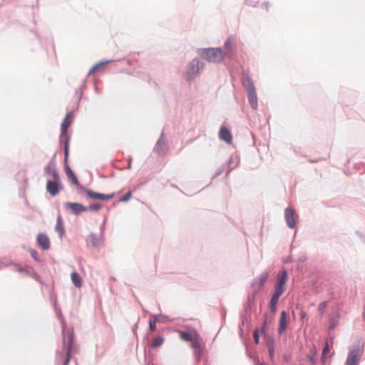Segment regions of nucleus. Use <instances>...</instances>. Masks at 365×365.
<instances>
[{
	"instance_id": "nucleus-1",
	"label": "nucleus",
	"mask_w": 365,
	"mask_h": 365,
	"mask_svg": "<svg viewBox=\"0 0 365 365\" xmlns=\"http://www.w3.org/2000/svg\"><path fill=\"white\" fill-rule=\"evenodd\" d=\"M365 342L358 339L349 347V351L344 365H359L360 360L364 352Z\"/></svg>"
},
{
	"instance_id": "nucleus-2",
	"label": "nucleus",
	"mask_w": 365,
	"mask_h": 365,
	"mask_svg": "<svg viewBox=\"0 0 365 365\" xmlns=\"http://www.w3.org/2000/svg\"><path fill=\"white\" fill-rule=\"evenodd\" d=\"M197 53L210 63H218L225 59L222 54V47L197 48Z\"/></svg>"
},
{
	"instance_id": "nucleus-3",
	"label": "nucleus",
	"mask_w": 365,
	"mask_h": 365,
	"mask_svg": "<svg viewBox=\"0 0 365 365\" xmlns=\"http://www.w3.org/2000/svg\"><path fill=\"white\" fill-rule=\"evenodd\" d=\"M71 119L68 117H65L61 126V134L59 137V141L63 145V155H66V159L69 155V142L70 136L68 133V128L71 124Z\"/></svg>"
},
{
	"instance_id": "nucleus-4",
	"label": "nucleus",
	"mask_w": 365,
	"mask_h": 365,
	"mask_svg": "<svg viewBox=\"0 0 365 365\" xmlns=\"http://www.w3.org/2000/svg\"><path fill=\"white\" fill-rule=\"evenodd\" d=\"M205 66V62H200L197 58H193L187 65L185 78L187 81H190L195 78L199 71L203 69Z\"/></svg>"
},
{
	"instance_id": "nucleus-5",
	"label": "nucleus",
	"mask_w": 365,
	"mask_h": 365,
	"mask_svg": "<svg viewBox=\"0 0 365 365\" xmlns=\"http://www.w3.org/2000/svg\"><path fill=\"white\" fill-rule=\"evenodd\" d=\"M66 331L64 329H63L62 331V335H63V346L66 349V359L63 363V365H68L71 359V351L73 346V340H74V331L73 329H71V330H68V341H66V336H65Z\"/></svg>"
},
{
	"instance_id": "nucleus-6",
	"label": "nucleus",
	"mask_w": 365,
	"mask_h": 365,
	"mask_svg": "<svg viewBox=\"0 0 365 365\" xmlns=\"http://www.w3.org/2000/svg\"><path fill=\"white\" fill-rule=\"evenodd\" d=\"M260 289L254 290L251 294L248 295L247 303L245 306L244 311L241 314L242 325H244L246 322L249 320L250 316L247 312L256 304V297L259 294Z\"/></svg>"
},
{
	"instance_id": "nucleus-7",
	"label": "nucleus",
	"mask_w": 365,
	"mask_h": 365,
	"mask_svg": "<svg viewBox=\"0 0 365 365\" xmlns=\"http://www.w3.org/2000/svg\"><path fill=\"white\" fill-rule=\"evenodd\" d=\"M236 53V41L233 36H229L225 41L222 48V54L224 58L231 59Z\"/></svg>"
},
{
	"instance_id": "nucleus-8",
	"label": "nucleus",
	"mask_w": 365,
	"mask_h": 365,
	"mask_svg": "<svg viewBox=\"0 0 365 365\" xmlns=\"http://www.w3.org/2000/svg\"><path fill=\"white\" fill-rule=\"evenodd\" d=\"M288 278L289 275L287 270L285 268H282L277 276L274 292L282 294L285 291V284Z\"/></svg>"
},
{
	"instance_id": "nucleus-9",
	"label": "nucleus",
	"mask_w": 365,
	"mask_h": 365,
	"mask_svg": "<svg viewBox=\"0 0 365 365\" xmlns=\"http://www.w3.org/2000/svg\"><path fill=\"white\" fill-rule=\"evenodd\" d=\"M68 157H67V158L66 160V155H64V164H65L64 170H65V173H66L68 178L71 180V182H72L73 185L76 186L78 188L83 190L86 187L83 186L79 182L78 178L76 177V175H75L73 171L71 170V168L68 165Z\"/></svg>"
},
{
	"instance_id": "nucleus-10",
	"label": "nucleus",
	"mask_w": 365,
	"mask_h": 365,
	"mask_svg": "<svg viewBox=\"0 0 365 365\" xmlns=\"http://www.w3.org/2000/svg\"><path fill=\"white\" fill-rule=\"evenodd\" d=\"M83 191L87 194L88 197L92 200H108L113 198L115 196L114 192H112L110 194H103L95 192L86 187H85Z\"/></svg>"
},
{
	"instance_id": "nucleus-11",
	"label": "nucleus",
	"mask_w": 365,
	"mask_h": 365,
	"mask_svg": "<svg viewBox=\"0 0 365 365\" xmlns=\"http://www.w3.org/2000/svg\"><path fill=\"white\" fill-rule=\"evenodd\" d=\"M63 189L61 180H48L46 182V191L51 196L55 197Z\"/></svg>"
},
{
	"instance_id": "nucleus-12",
	"label": "nucleus",
	"mask_w": 365,
	"mask_h": 365,
	"mask_svg": "<svg viewBox=\"0 0 365 365\" xmlns=\"http://www.w3.org/2000/svg\"><path fill=\"white\" fill-rule=\"evenodd\" d=\"M284 217L287 226L291 229L294 228L296 226V218H298L295 210L292 208L287 207L284 210Z\"/></svg>"
},
{
	"instance_id": "nucleus-13",
	"label": "nucleus",
	"mask_w": 365,
	"mask_h": 365,
	"mask_svg": "<svg viewBox=\"0 0 365 365\" xmlns=\"http://www.w3.org/2000/svg\"><path fill=\"white\" fill-rule=\"evenodd\" d=\"M64 207L74 215H79L82 212H86V206L78 202H68L64 204Z\"/></svg>"
},
{
	"instance_id": "nucleus-14",
	"label": "nucleus",
	"mask_w": 365,
	"mask_h": 365,
	"mask_svg": "<svg viewBox=\"0 0 365 365\" xmlns=\"http://www.w3.org/2000/svg\"><path fill=\"white\" fill-rule=\"evenodd\" d=\"M36 243L43 250H48L51 247L50 240L45 233L41 232L37 235Z\"/></svg>"
},
{
	"instance_id": "nucleus-15",
	"label": "nucleus",
	"mask_w": 365,
	"mask_h": 365,
	"mask_svg": "<svg viewBox=\"0 0 365 365\" xmlns=\"http://www.w3.org/2000/svg\"><path fill=\"white\" fill-rule=\"evenodd\" d=\"M287 324V314L286 311L283 310L280 313L279 327L277 329V332L279 335L282 334L286 331Z\"/></svg>"
},
{
	"instance_id": "nucleus-16",
	"label": "nucleus",
	"mask_w": 365,
	"mask_h": 365,
	"mask_svg": "<svg viewBox=\"0 0 365 365\" xmlns=\"http://www.w3.org/2000/svg\"><path fill=\"white\" fill-rule=\"evenodd\" d=\"M219 138L227 143H231L232 135L229 128L222 126L219 130Z\"/></svg>"
},
{
	"instance_id": "nucleus-17",
	"label": "nucleus",
	"mask_w": 365,
	"mask_h": 365,
	"mask_svg": "<svg viewBox=\"0 0 365 365\" xmlns=\"http://www.w3.org/2000/svg\"><path fill=\"white\" fill-rule=\"evenodd\" d=\"M242 83L246 88L247 93L256 90L253 81L247 74L243 73Z\"/></svg>"
},
{
	"instance_id": "nucleus-18",
	"label": "nucleus",
	"mask_w": 365,
	"mask_h": 365,
	"mask_svg": "<svg viewBox=\"0 0 365 365\" xmlns=\"http://www.w3.org/2000/svg\"><path fill=\"white\" fill-rule=\"evenodd\" d=\"M339 318H340V312L338 309H336L335 312L331 313L329 315V327H328L329 330H333L336 328V327L339 324Z\"/></svg>"
},
{
	"instance_id": "nucleus-19",
	"label": "nucleus",
	"mask_w": 365,
	"mask_h": 365,
	"mask_svg": "<svg viewBox=\"0 0 365 365\" xmlns=\"http://www.w3.org/2000/svg\"><path fill=\"white\" fill-rule=\"evenodd\" d=\"M282 294H279L277 292H273L272 293V295L271 297V299L269 300V311L274 314L276 312H277V303L279 302V297L282 296Z\"/></svg>"
},
{
	"instance_id": "nucleus-20",
	"label": "nucleus",
	"mask_w": 365,
	"mask_h": 365,
	"mask_svg": "<svg viewBox=\"0 0 365 365\" xmlns=\"http://www.w3.org/2000/svg\"><path fill=\"white\" fill-rule=\"evenodd\" d=\"M55 230L58 233L59 237L61 239L65 235V228L63 226V222L62 220L61 215L59 214L57 217L56 224L55 226Z\"/></svg>"
},
{
	"instance_id": "nucleus-21",
	"label": "nucleus",
	"mask_w": 365,
	"mask_h": 365,
	"mask_svg": "<svg viewBox=\"0 0 365 365\" xmlns=\"http://www.w3.org/2000/svg\"><path fill=\"white\" fill-rule=\"evenodd\" d=\"M164 137H165V134H164V132L163 131L160 134L159 139L157 140L154 148H153L154 152L158 153V155L164 154L163 150L161 148L162 145H166V142L163 140Z\"/></svg>"
},
{
	"instance_id": "nucleus-22",
	"label": "nucleus",
	"mask_w": 365,
	"mask_h": 365,
	"mask_svg": "<svg viewBox=\"0 0 365 365\" xmlns=\"http://www.w3.org/2000/svg\"><path fill=\"white\" fill-rule=\"evenodd\" d=\"M247 97L249 103L253 110H257L258 107L257 96L256 90L250 92H247Z\"/></svg>"
},
{
	"instance_id": "nucleus-23",
	"label": "nucleus",
	"mask_w": 365,
	"mask_h": 365,
	"mask_svg": "<svg viewBox=\"0 0 365 365\" xmlns=\"http://www.w3.org/2000/svg\"><path fill=\"white\" fill-rule=\"evenodd\" d=\"M269 272L267 271L263 272L257 279H254L251 284V287H254L258 282L259 285V287L258 289H261V287H263L264 283L267 282Z\"/></svg>"
},
{
	"instance_id": "nucleus-24",
	"label": "nucleus",
	"mask_w": 365,
	"mask_h": 365,
	"mask_svg": "<svg viewBox=\"0 0 365 365\" xmlns=\"http://www.w3.org/2000/svg\"><path fill=\"white\" fill-rule=\"evenodd\" d=\"M113 60H106V61H101L96 64H94L88 72V76L91 75L92 73H95L96 71H98L102 66H106L111 62H113Z\"/></svg>"
},
{
	"instance_id": "nucleus-25",
	"label": "nucleus",
	"mask_w": 365,
	"mask_h": 365,
	"mask_svg": "<svg viewBox=\"0 0 365 365\" xmlns=\"http://www.w3.org/2000/svg\"><path fill=\"white\" fill-rule=\"evenodd\" d=\"M164 342L165 338L161 335H158L153 339L151 341V347L153 349H157L161 346L164 344Z\"/></svg>"
},
{
	"instance_id": "nucleus-26",
	"label": "nucleus",
	"mask_w": 365,
	"mask_h": 365,
	"mask_svg": "<svg viewBox=\"0 0 365 365\" xmlns=\"http://www.w3.org/2000/svg\"><path fill=\"white\" fill-rule=\"evenodd\" d=\"M71 281H72L73 284L76 287H81V285H82V279H81V277H80V275L78 274V272H73L71 274Z\"/></svg>"
},
{
	"instance_id": "nucleus-27",
	"label": "nucleus",
	"mask_w": 365,
	"mask_h": 365,
	"mask_svg": "<svg viewBox=\"0 0 365 365\" xmlns=\"http://www.w3.org/2000/svg\"><path fill=\"white\" fill-rule=\"evenodd\" d=\"M316 354H317V349H316L315 346H313L309 349V354H307V359L311 362V364L312 365H316V364H317V360L315 359Z\"/></svg>"
},
{
	"instance_id": "nucleus-28",
	"label": "nucleus",
	"mask_w": 365,
	"mask_h": 365,
	"mask_svg": "<svg viewBox=\"0 0 365 365\" xmlns=\"http://www.w3.org/2000/svg\"><path fill=\"white\" fill-rule=\"evenodd\" d=\"M86 87V79L83 81V83L81 86L76 90L75 95L77 97V106H78V103L83 97V90Z\"/></svg>"
},
{
	"instance_id": "nucleus-29",
	"label": "nucleus",
	"mask_w": 365,
	"mask_h": 365,
	"mask_svg": "<svg viewBox=\"0 0 365 365\" xmlns=\"http://www.w3.org/2000/svg\"><path fill=\"white\" fill-rule=\"evenodd\" d=\"M263 322L262 324L261 328L259 329L262 335L267 334V327L268 324V314L267 313H264L263 315Z\"/></svg>"
},
{
	"instance_id": "nucleus-30",
	"label": "nucleus",
	"mask_w": 365,
	"mask_h": 365,
	"mask_svg": "<svg viewBox=\"0 0 365 365\" xmlns=\"http://www.w3.org/2000/svg\"><path fill=\"white\" fill-rule=\"evenodd\" d=\"M180 337L186 341H192L193 339L192 334L187 331H180Z\"/></svg>"
},
{
	"instance_id": "nucleus-31",
	"label": "nucleus",
	"mask_w": 365,
	"mask_h": 365,
	"mask_svg": "<svg viewBox=\"0 0 365 365\" xmlns=\"http://www.w3.org/2000/svg\"><path fill=\"white\" fill-rule=\"evenodd\" d=\"M235 158L237 159V162H236L235 165H232V162L234 160V157L233 156H231L230 158L229 159L228 162H227L228 166L230 167V169L226 173V175L227 176L229 175V173L231 172V170L235 169L238 165V164H239L240 160L237 159V157H235Z\"/></svg>"
},
{
	"instance_id": "nucleus-32",
	"label": "nucleus",
	"mask_w": 365,
	"mask_h": 365,
	"mask_svg": "<svg viewBox=\"0 0 365 365\" xmlns=\"http://www.w3.org/2000/svg\"><path fill=\"white\" fill-rule=\"evenodd\" d=\"M203 347L200 348V349L194 350V356L197 363L200 362L202 359L203 355Z\"/></svg>"
},
{
	"instance_id": "nucleus-33",
	"label": "nucleus",
	"mask_w": 365,
	"mask_h": 365,
	"mask_svg": "<svg viewBox=\"0 0 365 365\" xmlns=\"http://www.w3.org/2000/svg\"><path fill=\"white\" fill-rule=\"evenodd\" d=\"M195 339H192V341H191L192 342L191 343V346L193 349V350H195V349H200V348H201L202 346L200 344L199 340L197 339V336H198L197 332H195Z\"/></svg>"
},
{
	"instance_id": "nucleus-34",
	"label": "nucleus",
	"mask_w": 365,
	"mask_h": 365,
	"mask_svg": "<svg viewBox=\"0 0 365 365\" xmlns=\"http://www.w3.org/2000/svg\"><path fill=\"white\" fill-rule=\"evenodd\" d=\"M102 205L100 203L91 204L89 206H86V211H98L101 210Z\"/></svg>"
},
{
	"instance_id": "nucleus-35",
	"label": "nucleus",
	"mask_w": 365,
	"mask_h": 365,
	"mask_svg": "<svg viewBox=\"0 0 365 365\" xmlns=\"http://www.w3.org/2000/svg\"><path fill=\"white\" fill-rule=\"evenodd\" d=\"M261 331L259 328H255L253 331L254 342L255 344H259Z\"/></svg>"
},
{
	"instance_id": "nucleus-36",
	"label": "nucleus",
	"mask_w": 365,
	"mask_h": 365,
	"mask_svg": "<svg viewBox=\"0 0 365 365\" xmlns=\"http://www.w3.org/2000/svg\"><path fill=\"white\" fill-rule=\"evenodd\" d=\"M265 336V339H266V343H267V348H273L274 347V339L273 336H267V335H264Z\"/></svg>"
},
{
	"instance_id": "nucleus-37",
	"label": "nucleus",
	"mask_w": 365,
	"mask_h": 365,
	"mask_svg": "<svg viewBox=\"0 0 365 365\" xmlns=\"http://www.w3.org/2000/svg\"><path fill=\"white\" fill-rule=\"evenodd\" d=\"M91 237V243L92 246L93 247H98V237L96 234L91 233L90 235Z\"/></svg>"
},
{
	"instance_id": "nucleus-38",
	"label": "nucleus",
	"mask_w": 365,
	"mask_h": 365,
	"mask_svg": "<svg viewBox=\"0 0 365 365\" xmlns=\"http://www.w3.org/2000/svg\"><path fill=\"white\" fill-rule=\"evenodd\" d=\"M29 252L31 254V256L35 261L38 262H41V258L39 257L38 253L36 250L30 248Z\"/></svg>"
},
{
	"instance_id": "nucleus-39",
	"label": "nucleus",
	"mask_w": 365,
	"mask_h": 365,
	"mask_svg": "<svg viewBox=\"0 0 365 365\" xmlns=\"http://www.w3.org/2000/svg\"><path fill=\"white\" fill-rule=\"evenodd\" d=\"M131 196L132 191H128L120 198L119 202H126L130 199Z\"/></svg>"
},
{
	"instance_id": "nucleus-40",
	"label": "nucleus",
	"mask_w": 365,
	"mask_h": 365,
	"mask_svg": "<svg viewBox=\"0 0 365 365\" xmlns=\"http://www.w3.org/2000/svg\"><path fill=\"white\" fill-rule=\"evenodd\" d=\"M327 301H324L319 304L318 310L319 311L321 316L324 315V309L327 308Z\"/></svg>"
},
{
	"instance_id": "nucleus-41",
	"label": "nucleus",
	"mask_w": 365,
	"mask_h": 365,
	"mask_svg": "<svg viewBox=\"0 0 365 365\" xmlns=\"http://www.w3.org/2000/svg\"><path fill=\"white\" fill-rule=\"evenodd\" d=\"M51 175H52L53 180H61V178H60V175H59V173L57 170V168L56 167H53V170L51 171Z\"/></svg>"
},
{
	"instance_id": "nucleus-42",
	"label": "nucleus",
	"mask_w": 365,
	"mask_h": 365,
	"mask_svg": "<svg viewBox=\"0 0 365 365\" xmlns=\"http://www.w3.org/2000/svg\"><path fill=\"white\" fill-rule=\"evenodd\" d=\"M292 359V355L290 353H285L282 355V362L284 364L289 363Z\"/></svg>"
},
{
	"instance_id": "nucleus-43",
	"label": "nucleus",
	"mask_w": 365,
	"mask_h": 365,
	"mask_svg": "<svg viewBox=\"0 0 365 365\" xmlns=\"http://www.w3.org/2000/svg\"><path fill=\"white\" fill-rule=\"evenodd\" d=\"M157 323L155 322L154 320H149L148 322V324H149V327H148V329L151 332H154L157 330V325H156Z\"/></svg>"
},
{
	"instance_id": "nucleus-44",
	"label": "nucleus",
	"mask_w": 365,
	"mask_h": 365,
	"mask_svg": "<svg viewBox=\"0 0 365 365\" xmlns=\"http://www.w3.org/2000/svg\"><path fill=\"white\" fill-rule=\"evenodd\" d=\"M225 170V165H222L221 167H220L216 171V173H215V175L212 176V179H215L216 178H217L218 176H220Z\"/></svg>"
},
{
	"instance_id": "nucleus-45",
	"label": "nucleus",
	"mask_w": 365,
	"mask_h": 365,
	"mask_svg": "<svg viewBox=\"0 0 365 365\" xmlns=\"http://www.w3.org/2000/svg\"><path fill=\"white\" fill-rule=\"evenodd\" d=\"M56 153L53 154L51 159L50 160L48 165L53 166V167H57L56 161Z\"/></svg>"
},
{
	"instance_id": "nucleus-46",
	"label": "nucleus",
	"mask_w": 365,
	"mask_h": 365,
	"mask_svg": "<svg viewBox=\"0 0 365 365\" xmlns=\"http://www.w3.org/2000/svg\"><path fill=\"white\" fill-rule=\"evenodd\" d=\"M172 320L167 315H160V322L165 323L167 322H171Z\"/></svg>"
},
{
	"instance_id": "nucleus-47",
	"label": "nucleus",
	"mask_w": 365,
	"mask_h": 365,
	"mask_svg": "<svg viewBox=\"0 0 365 365\" xmlns=\"http://www.w3.org/2000/svg\"><path fill=\"white\" fill-rule=\"evenodd\" d=\"M53 166H51L49 165H47L46 166V168H44V174L45 175H51V171L53 170Z\"/></svg>"
},
{
	"instance_id": "nucleus-48",
	"label": "nucleus",
	"mask_w": 365,
	"mask_h": 365,
	"mask_svg": "<svg viewBox=\"0 0 365 365\" xmlns=\"http://www.w3.org/2000/svg\"><path fill=\"white\" fill-rule=\"evenodd\" d=\"M268 353H269V357L270 360L272 361L274 359V347L268 348Z\"/></svg>"
},
{
	"instance_id": "nucleus-49",
	"label": "nucleus",
	"mask_w": 365,
	"mask_h": 365,
	"mask_svg": "<svg viewBox=\"0 0 365 365\" xmlns=\"http://www.w3.org/2000/svg\"><path fill=\"white\" fill-rule=\"evenodd\" d=\"M300 319L304 322L305 319L307 321L308 318L307 317V312L304 311H302L300 312Z\"/></svg>"
},
{
	"instance_id": "nucleus-50",
	"label": "nucleus",
	"mask_w": 365,
	"mask_h": 365,
	"mask_svg": "<svg viewBox=\"0 0 365 365\" xmlns=\"http://www.w3.org/2000/svg\"><path fill=\"white\" fill-rule=\"evenodd\" d=\"M355 233L365 243V235L358 230Z\"/></svg>"
},
{
	"instance_id": "nucleus-51",
	"label": "nucleus",
	"mask_w": 365,
	"mask_h": 365,
	"mask_svg": "<svg viewBox=\"0 0 365 365\" xmlns=\"http://www.w3.org/2000/svg\"><path fill=\"white\" fill-rule=\"evenodd\" d=\"M329 349V347H328V344H326L325 346L322 349V355L323 356H327V354H328Z\"/></svg>"
},
{
	"instance_id": "nucleus-52",
	"label": "nucleus",
	"mask_w": 365,
	"mask_h": 365,
	"mask_svg": "<svg viewBox=\"0 0 365 365\" xmlns=\"http://www.w3.org/2000/svg\"><path fill=\"white\" fill-rule=\"evenodd\" d=\"M149 320H154L155 323L160 322V315L155 314L153 315L152 317Z\"/></svg>"
},
{
	"instance_id": "nucleus-53",
	"label": "nucleus",
	"mask_w": 365,
	"mask_h": 365,
	"mask_svg": "<svg viewBox=\"0 0 365 365\" xmlns=\"http://www.w3.org/2000/svg\"><path fill=\"white\" fill-rule=\"evenodd\" d=\"M138 322H137L136 324H135L133 326V328H132V329H133V332L134 334H137V332H136V329H138Z\"/></svg>"
},
{
	"instance_id": "nucleus-54",
	"label": "nucleus",
	"mask_w": 365,
	"mask_h": 365,
	"mask_svg": "<svg viewBox=\"0 0 365 365\" xmlns=\"http://www.w3.org/2000/svg\"><path fill=\"white\" fill-rule=\"evenodd\" d=\"M106 219L103 220L102 225L100 227L101 232H102L105 229Z\"/></svg>"
},
{
	"instance_id": "nucleus-55",
	"label": "nucleus",
	"mask_w": 365,
	"mask_h": 365,
	"mask_svg": "<svg viewBox=\"0 0 365 365\" xmlns=\"http://www.w3.org/2000/svg\"><path fill=\"white\" fill-rule=\"evenodd\" d=\"M66 117H68V119L71 120L73 118V112L71 111V112L67 113Z\"/></svg>"
},
{
	"instance_id": "nucleus-56",
	"label": "nucleus",
	"mask_w": 365,
	"mask_h": 365,
	"mask_svg": "<svg viewBox=\"0 0 365 365\" xmlns=\"http://www.w3.org/2000/svg\"><path fill=\"white\" fill-rule=\"evenodd\" d=\"M263 6H264V8L268 10L269 9V1H264V4H263Z\"/></svg>"
},
{
	"instance_id": "nucleus-57",
	"label": "nucleus",
	"mask_w": 365,
	"mask_h": 365,
	"mask_svg": "<svg viewBox=\"0 0 365 365\" xmlns=\"http://www.w3.org/2000/svg\"><path fill=\"white\" fill-rule=\"evenodd\" d=\"M326 361H327V356H323V355L322 354V357H321V362L322 364H325L326 363Z\"/></svg>"
},
{
	"instance_id": "nucleus-58",
	"label": "nucleus",
	"mask_w": 365,
	"mask_h": 365,
	"mask_svg": "<svg viewBox=\"0 0 365 365\" xmlns=\"http://www.w3.org/2000/svg\"><path fill=\"white\" fill-rule=\"evenodd\" d=\"M293 261H294V260L292 259V257H287V258L286 259L285 262H286V263H288V262H293Z\"/></svg>"
},
{
	"instance_id": "nucleus-59",
	"label": "nucleus",
	"mask_w": 365,
	"mask_h": 365,
	"mask_svg": "<svg viewBox=\"0 0 365 365\" xmlns=\"http://www.w3.org/2000/svg\"><path fill=\"white\" fill-rule=\"evenodd\" d=\"M305 260H306V257H300L299 259H297V262H303Z\"/></svg>"
},
{
	"instance_id": "nucleus-60",
	"label": "nucleus",
	"mask_w": 365,
	"mask_h": 365,
	"mask_svg": "<svg viewBox=\"0 0 365 365\" xmlns=\"http://www.w3.org/2000/svg\"><path fill=\"white\" fill-rule=\"evenodd\" d=\"M55 310H56V312L58 311V312H59V315H60L61 317H62V314H61V309H58L56 307H55Z\"/></svg>"
},
{
	"instance_id": "nucleus-61",
	"label": "nucleus",
	"mask_w": 365,
	"mask_h": 365,
	"mask_svg": "<svg viewBox=\"0 0 365 365\" xmlns=\"http://www.w3.org/2000/svg\"><path fill=\"white\" fill-rule=\"evenodd\" d=\"M94 90L98 93L101 92V89L97 86H95Z\"/></svg>"
},
{
	"instance_id": "nucleus-62",
	"label": "nucleus",
	"mask_w": 365,
	"mask_h": 365,
	"mask_svg": "<svg viewBox=\"0 0 365 365\" xmlns=\"http://www.w3.org/2000/svg\"><path fill=\"white\" fill-rule=\"evenodd\" d=\"M126 169H128V170L131 169V160L129 161L128 165L126 167Z\"/></svg>"
},
{
	"instance_id": "nucleus-63",
	"label": "nucleus",
	"mask_w": 365,
	"mask_h": 365,
	"mask_svg": "<svg viewBox=\"0 0 365 365\" xmlns=\"http://www.w3.org/2000/svg\"><path fill=\"white\" fill-rule=\"evenodd\" d=\"M19 271L20 272H24L25 271V269H24V268H23V267H19Z\"/></svg>"
},
{
	"instance_id": "nucleus-64",
	"label": "nucleus",
	"mask_w": 365,
	"mask_h": 365,
	"mask_svg": "<svg viewBox=\"0 0 365 365\" xmlns=\"http://www.w3.org/2000/svg\"><path fill=\"white\" fill-rule=\"evenodd\" d=\"M115 176V173H112L109 175L108 178H113Z\"/></svg>"
}]
</instances>
